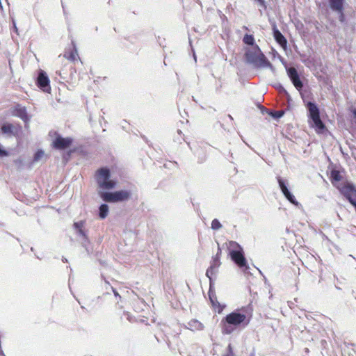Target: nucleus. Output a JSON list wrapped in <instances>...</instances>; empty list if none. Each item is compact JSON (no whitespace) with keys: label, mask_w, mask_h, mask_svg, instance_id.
I'll use <instances>...</instances> for the list:
<instances>
[{"label":"nucleus","mask_w":356,"mask_h":356,"mask_svg":"<svg viewBox=\"0 0 356 356\" xmlns=\"http://www.w3.org/2000/svg\"><path fill=\"white\" fill-rule=\"evenodd\" d=\"M249 322L250 319L244 313L241 312L240 310H236L222 320V332L229 334L238 327H245L249 324Z\"/></svg>","instance_id":"obj_1"},{"label":"nucleus","mask_w":356,"mask_h":356,"mask_svg":"<svg viewBox=\"0 0 356 356\" xmlns=\"http://www.w3.org/2000/svg\"><path fill=\"white\" fill-rule=\"evenodd\" d=\"M245 58L248 63L258 67H270V63L266 60L258 46L255 45L248 48L245 52Z\"/></svg>","instance_id":"obj_2"},{"label":"nucleus","mask_w":356,"mask_h":356,"mask_svg":"<svg viewBox=\"0 0 356 356\" xmlns=\"http://www.w3.org/2000/svg\"><path fill=\"white\" fill-rule=\"evenodd\" d=\"M96 181L98 186L104 190H111L116 187L118 181L114 179L106 168H102L96 172Z\"/></svg>","instance_id":"obj_3"},{"label":"nucleus","mask_w":356,"mask_h":356,"mask_svg":"<svg viewBox=\"0 0 356 356\" xmlns=\"http://www.w3.org/2000/svg\"><path fill=\"white\" fill-rule=\"evenodd\" d=\"M307 108L309 113V117L312 120V127H314L318 133H322L325 129V126L320 119L318 107L315 104L309 102L307 104Z\"/></svg>","instance_id":"obj_4"},{"label":"nucleus","mask_w":356,"mask_h":356,"mask_svg":"<svg viewBox=\"0 0 356 356\" xmlns=\"http://www.w3.org/2000/svg\"><path fill=\"white\" fill-rule=\"evenodd\" d=\"M101 198L108 202H118L127 200L130 197V193L126 190H121L115 192H101Z\"/></svg>","instance_id":"obj_5"},{"label":"nucleus","mask_w":356,"mask_h":356,"mask_svg":"<svg viewBox=\"0 0 356 356\" xmlns=\"http://www.w3.org/2000/svg\"><path fill=\"white\" fill-rule=\"evenodd\" d=\"M337 188L350 203L356 200V188L351 183L344 181L341 186H338Z\"/></svg>","instance_id":"obj_6"},{"label":"nucleus","mask_w":356,"mask_h":356,"mask_svg":"<svg viewBox=\"0 0 356 356\" xmlns=\"http://www.w3.org/2000/svg\"><path fill=\"white\" fill-rule=\"evenodd\" d=\"M277 181L279 186L285 197L293 204L296 206H299V202L296 200L294 195L289 191L285 181L280 177L277 179Z\"/></svg>","instance_id":"obj_7"},{"label":"nucleus","mask_w":356,"mask_h":356,"mask_svg":"<svg viewBox=\"0 0 356 356\" xmlns=\"http://www.w3.org/2000/svg\"><path fill=\"white\" fill-rule=\"evenodd\" d=\"M1 130L3 134H6L8 137L17 136L20 133L21 127L19 126L6 123L2 125Z\"/></svg>","instance_id":"obj_8"},{"label":"nucleus","mask_w":356,"mask_h":356,"mask_svg":"<svg viewBox=\"0 0 356 356\" xmlns=\"http://www.w3.org/2000/svg\"><path fill=\"white\" fill-rule=\"evenodd\" d=\"M287 74L296 88L298 90H300L303 85L299 78L297 70L294 67H290L287 69Z\"/></svg>","instance_id":"obj_9"},{"label":"nucleus","mask_w":356,"mask_h":356,"mask_svg":"<svg viewBox=\"0 0 356 356\" xmlns=\"http://www.w3.org/2000/svg\"><path fill=\"white\" fill-rule=\"evenodd\" d=\"M38 86L44 92H49L51 88L49 86V79L46 73L41 71L38 77Z\"/></svg>","instance_id":"obj_10"},{"label":"nucleus","mask_w":356,"mask_h":356,"mask_svg":"<svg viewBox=\"0 0 356 356\" xmlns=\"http://www.w3.org/2000/svg\"><path fill=\"white\" fill-rule=\"evenodd\" d=\"M343 3L344 0H330V6L332 10L339 14L340 21H343Z\"/></svg>","instance_id":"obj_11"},{"label":"nucleus","mask_w":356,"mask_h":356,"mask_svg":"<svg viewBox=\"0 0 356 356\" xmlns=\"http://www.w3.org/2000/svg\"><path fill=\"white\" fill-rule=\"evenodd\" d=\"M232 259L241 268H247L246 260L243 256V250L236 251L234 250L230 254Z\"/></svg>","instance_id":"obj_12"},{"label":"nucleus","mask_w":356,"mask_h":356,"mask_svg":"<svg viewBox=\"0 0 356 356\" xmlns=\"http://www.w3.org/2000/svg\"><path fill=\"white\" fill-rule=\"evenodd\" d=\"M72 143V139L70 138H62L60 136H58L53 141V146L59 149H64L68 147Z\"/></svg>","instance_id":"obj_13"},{"label":"nucleus","mask_w":356,"mask_h":356,"mask_svg":"<svg viewBox=\"0 0 356 356\" xmlns=\"http://www.w3.org/2000/svg\"><path fill=\"white\" fill-rule=\"evenodd\" d=\"M273 37L276 42L283 48L284 49H286L287 47V41L285 37L281 33V32L277 29L276 26L274 25L273 28Z\"/></svg>","instance_id":"obj_14"},{"label":"nucleus","mask_w":356,"mask_h":356,"mask_svg":"<svg viewBox=\"0 0 356 356\" xmlns=\"http://www.w3.org/2000/svg\"><path fill=\"white\" fill-rule=\"evenodd\" d=\"M343 176L341 173L338 170H332L331 172V181L332 184L338 188V186H341L344 181H342Z\"/></svg>","instance_id":"obj_15"},{"label":"nucleus","mask_w":356,"mask_h":356,"mask_svg":"<svg viewBox=\"0 0 356 356\" xmlns=\"http://www.w3.org/2000/svg\"><path fill=\"white\" fill-rule=\"evenodd\" d=\"M186 327L193 332L201 331L204 329V325L196 319L191 320L188 323Z\"/></svg>","instance_id":"obj_16"},{"label":"nucleus","mask_w":356,"mask_h":356,"mask_svg":"<svg viewBox=\"0 0 356 356\" xmlns=\"http://www.w3.org/2000/svg\"><path fill=\"white\" fill-rule=\"evenodd\" d=\"M15 115L20 118L26 123H27L29 121V118L28 116L26 108L24 107L19 106L16 107Z\"/></svg>","instance_id":"obj_17"},{"label":"nucleus","mask_w":356,"mask_h":356,"mask_svg":"<svg viewBox=\"0 0 356 356\" xmlns=\"http://www.w3.org/2000/svg\"><path fill=\"white\" fill-rule=\"evenodd\" d=\"M108 214V206L106 204H103L99 207V217L102 219H104Z\"/></svg>","instance_id":"obj_18"},{"label":"nucleus","mask_w":356,"mask_h":356,"mask_svg":"<svg viewBox=\"0 0 356 356\" xmlns=\"http://www.w3.org/2000/svg\"><path fill=\"white\" fill-rule=\"evenodd\" d=\"M228 249L229 250V254H232V252L234 250L236 251H241L242 248L235 241H229L228 243Z\"/></svg>","instance_id":"obj_19"},{"label":"nucleus","mask_w":356,"mask_h":356,"mask_svg":"<svg viewBox=\"0 0 356 356\" xmlns=\"http://www.w3.org/2000/svg\"><path fill=\"white\" fill-rule=\"evenodd\" d=\"M83 225H84V222L83 221L74 222V226L75 229L77 230L78 234L79 235L85 237L86 234L83 230Z\"/></svg>","instance_id":"obj_20"},{"label":"nucleus","mask_w":356,"mask_h":356,"mask_svg":"<svg viewBox=\"0 0 356 356\" xmlns=\"http://www.w3.org/2000/svg\"><path fill=\"white\" fill-rule=\"evenodd\" d=\"M209 298H210V300H211V302L212 303L213 307L216 309H217V312L218 313H220L222 311L223 307H220L219 303H218V302L217 301V300L216 298L214 300L213 298L211 295L209 296Z\"/></svg>","instance_id":"obj_21"},{"label":"nucleus","mask_w":356,"mask_h":356,"mask_svg":"<svg viewBox=\"0 0 356 356\" xmlns=\"http://www.w3.org/2000/svg\"><path fill=\"white\" fill-rule=\"evenodd\" d=\"M219 265H220L219 259H218V258H217V257H216V258H215V259H213V264H212V265L211 266L210 269H208V270H207V275L208 277H209V274L212 273L213 270L215 268L218 267V266H219Z\"/></svg>","instance_id":"obj_22"},{"label":"nucleus","mask_w":356,"mask_h":356,"mask_svg":"<svg viewBox=\"0 0 356 356\" xmlns=\"http://www.w3.org/2000/svg\"><path fill=\"white\" fill-rule=\"evenodd\" d=\"M243 41L244 43L252 45L253 47L254 42V38L252 35H245Z\"/></svg>","instance_id":"obj_23"},{"label":"nucleus","mask_w":356,"mask_h":356,"mask_svg":"<svg viewBox=\"0 0 356 356\" xmlns=\"http://www.w3.org/2000/svg\"><path fill=\"white\" fill-rule=\"evenodd\" d=\"M45 156L44 152L42 150H38L34 155L33 161L38 162L42 160Z\"/></svg>","instance_id":"obj_24"},{"label":"nucleus","mask_w":356,"mask_h":356,"mask_svg":"<svg viewBox=\"0 0 356 356\" xmlns=\"http://www.w3.org/2000/svg\"><path fill=\"white\" fill-rule=\"evenodd\" d=\"M221 227H222V225H221L220 222L217 219H214L212 220L211 228L213 229L217 230V229H219L220 228H221Z\"/></svg>","instance_id":"obj_25"},{"label":"nucleus","mask_w":356,"mask_h":356,"mask_svg":"<svg viewBox=\"0 0 356 356\" xmlns=\"http://www.w3.org/2000/svg\"><path fill=\"white\" fill-rule=\"evenodd\" d=\"M78 56L77 51L76 49H74V51H72L69 56L67 58L70 60H74L76 59V57Z\"/></svg>","instance_id":"obj_26"},{"label":"nucleus","mask_w":356,"mask_h":356,"mask_svg":"<svg viewBox=\"0 0 356 356\" xmlns=\"http://www.w3.org/2000/svg\"><path fill=\"white\" fill-rule=\"evenodd\" d=\"M8 154V152L5 149H3L1 145H0V157L7 156Z\"/></svg>","instance_id":"obj_27"},{"label":"nucleus","mask_w":356,"mask_h":356,"mask_svg":"<svg viewBox=\"0 0 356 356\" xmlns=\"http://www.w3.org/2000/svg\"><path fill=\"white\" fill-rule=\"evenodd\" d=\"M225 356H234L232 348L230 344L228 346V353Z\"/></svg>","instance_id":"obj_28"},{"label":"nucleus","mask_w":356,"mask_h":356,"mask_svg":"<svg viewBox=\"0 0 356 356\" xmlns=\"http://www.w3.org/2000/svg\"><path fill=\"white\" fill-rule=\"evenodd\" d=\"M257 1L260 6H264L265 0H254Z\"/></svg>","instance_id":"obj_29"},{"label":"nucleus","mask_w":356,"mask_h":356,"mask_svg":"<svg viewBox=\"0 0 356 356\" xmlns=\"http://www.w3.org/2000/svg\"><path fill=\"white\" fill-rule=\"evenodd\" d=\"M112 291H113V293H114V295H115V296H119L118 293V292L115 291V289H113V287H112Z\"/></svg>","instance_id":"obj_30"},{"label":"nucleus","mask_w":356,"mask_h":356,"mask_svg":"<svg viewBox=\"0 0 356 356\" xmlns=\"http://www.w3.org/2000/svg\"><path fill=\"white\" fill-rule=\"evenodd\" d=\"M280 92H283L287 94V92L285 90V89L283 87H282V86H280Z\"/></svg>","instance_id":"obj_31"},{"label":"nucleus","mask_w":356,"mask_h":356,"mask_svg":"<svg viewBox=\"0 0 356 356\" xmlns=\"http://www.w3.org/2000/svg\"><path fill=\"white\" fill-rule=\"evenodd\" d=\"M13 22L14 29H15V32H17V26H16V24H15V21H13Z\"/></svg>","instance_id":"obj_32"},{"label":"nucleus","mask_w":356,"mask_h":356,"mask_svg":"<svg viewBox=\"0 0 356 356\" xmlns=\"http://www.w3.org/2000/svg\"><path fill=\"white\" fill-rule=\"evenodd\" d=\"M282 115H283V113H278L277 117H282Z\"/></svg>","instance_id":"obj_33"}]
</instances>
